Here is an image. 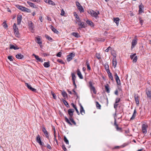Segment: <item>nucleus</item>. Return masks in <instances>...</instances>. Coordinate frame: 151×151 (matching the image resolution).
<instances>
[{"label": "nucleus", "mask_w": 151, "mask_h": 151, "mask_svg": "<svg viewBox=\"0 0 151 151\" xmlns=\"http://www.w3.org/2000/svg\"><path fill=\"white\" fill-rule=\"evenodd\" d=\"M74 111L75 110L73 109H69L68 110V112L69 115V120L73 123V124L76 125V123L73 118V113Z\"/></svg>", "instance_id": "nucleus-1"}, {"label": "nucleus", "mask_w": 151, "mask_h": 151, "mask_svg": "<svg viewBox=\"0 0 151 151\" xmlns=\"http://www.w3.org/2000/svg\"><path fill=\"white\" fill-rule=\"evenodd\" d=\"M88 13L91 14L92 17H94L96 19L99 18V11L96 12L92 10H89L88 11Z\"/></svg>", "instance_id": "nucleus-2"}, {"label": "nucleus", "mask_w": 151, "mask_h": 151, "mask_svg": "<svg viewBox=\"0 0 151 151\" xmlns=\"http://www.w3.org/2000/svg\"><path fill=\"white\" fill-rule=\"evenodd\" d=\"M88 87L90 88L91 92L93 91L94 94H96V93L97 91L95 87L92 85V82L91 81L89 82Z\"/></svg>", "instance_id": "nucleus-3"}, {"label": "nucleus", "mask_w": 151, "mask_h": 151, "mask_svg": "<svg viewBox=\"0 0 151 151\" xmlns=\"http://www.w3.org/2000/svg\"><path fill=\"white\" fill-rule=\"evenodd\" d=\"M148 126L147 124H143L142 125V133L143 134H146L147 132V129Z\"/></svg>", "instance_id": "nucleus-4"}, {"label": "nucleus", "mask_w": 151, "mask_h": 151, "mask_svg": "<svg viewBox=\"0 0 151 151\" xmlns=\"http://www.w3.org/2000/svg\"><path fill=\"white\" fill-rule=\"evenodd\" d=\"M36 141L40 144L41 147H42L44 146V143L42 142L41 140L39 134L37 135V137Z\"/></svg>", "instance_id": "nucleus-5"}, {"label": "nucleus", "mask_w": 151, "mask_h": 151, "mask_svg": "<svg viewBox=\"0 0 151 151\" xmlns=\"http://www.w3.org/2000/svg\"><path fill=\"white\" fill-rule=\"evenodd\" d=\"M13 29L14 33L16 36H18L19 34L18 29L15 23H14L13 25Z\"/></svg>", "instance_id": "nucleus-6"}, {"label": "nucleus", "mask_w": 151, "mask_h": 151, "mask_svg": "<svg viewBox=\"0 0 151 151\" xmlns=\"http://www.w3.org/2000/svg\"><path fill=\"white\" fill-rule=\"evenodd\" d=\"M77 22H78V26L80 27L78 28V30H81V28H85L86 27V25L84 24L83 22H81V20H80V22H76V23H77Z\"/></svg>", "instance_id": "nucleus-7"}, {"label": "nucleus", "mask_w": 151, "mask_h": 151, "mask_svg": "<svg viewBox=\"0 0 151 151\" xmlns=\"http://www.w3.org/2000/svg\"><path fill=\"white\" fill-rule=\"evenodd\" d=\"M75 55V54L73 53H71L69 55H68L67 58L68 61L69 62L72 60Z\"/></svg>", "instance_id": "nucleus-8"}, {"label": "nucleus", "mask_w": 151, "mask_h": 151, "mask_svg": "<svg viewBox=\"0 0 151 151\" xmlns=\"http://www.w3.org/2000/svg\"><path fill=\"white\" fill-rule=\"evenodd\" d=\"M114 76L115 77L116 81L117 84L119 85H121V83L120 82V81L119 79V77L118 76L117 74L116 73H115L114 74Z\"/></svg>", "instance_id": "nucleus-9"}, {"label": "nucleus", "mask_w": 151, "mask_h": 151, "mask_svg": "<svg viewBox=\"0 0 151 151\" xmlns=\"http://www.w3.org/2000/svg\"><path fill=\"white\" fill-rule=\"evenodd\" d=\"M137 38L135 37L134 39L133 40L132 42L131 48H133L134 46L137 44Z\"/></svg>", "instance_id": "nucleus-10"}, {"label": "nucleus", "mask_w": 151, "mask_h": 151, "mask_svg": "<svg viewBox=\"0 0 151 151\" xmlns=\"http://www.w3.org/2000/svg\"><path fill=\"white\" fill-rule=\"evenodd\" d=\"M44 1L46 3L48 4L49 5H51L52 6L56 5L55 3L51 0H44Z\"/></svg>", "instance_id": "nucleus-11"}, {"label": "nucleus", "mask_w": 151, "mask_h": 151, "mask_svg": "<svg viewBox=\"0 0 151 151\" xmlns=\"http://www.w3.org/2000/svg\"><path fill=\"white\" fill-rule=\"evenodd\" d=\"M25 84L26 86L27 87L28 89L33 91V92H35L36 91V89L32 88L30 85L27 83H26Z\"/></svg>", "instance_id": "nucleus-12"}, {"label": "nucleus", "mask_w": 151, "mask_h": 151, "mask_svg": "<svg viewBox=\"0 0 151 151\" xmlns=\"http://www.w3.org/2000/svg\"><path fill=\"white\" fill-rule=\"evenodd\" d=\"M36 40H35L36 42L38 44H39L41 47L42 46V42L41 41V39L39 37H36Z\"/></svg>", "instance_id": "nucleus-13"}, {"label": "nucleus", "mask_w": 151, "mask_h": 151, "mask_svg": "<svg viewBox=\"0 0 151 151\" xmlns=\"http://www.w3.org/2000/svg\"><path fill=\"white\" fill-rule=\"evenodd\" d=\"M28 25L29 26V28L31 30H33V29L34 28V27L33 25V23L31 21H29L28 22Z\"/></svg>", "instance_id": "nucleus-14"}, {"label": "nucleus", "mask_w": 151, "mask_h": 151, "mask_svg": "<svg viewBox=\"0 0 151 151\" xmlns=\"http://www.w3.org/2000/svg\"><path fill=\"white\" fill-rule=\"evenodd\" d=\"M117 62L116 58V56H115V58L113 59L112 60V64L114 68H115L116 67Z\"/></svg>", "instance_id": "nucleus-15"}, {"label": "nucleus", "mask_w": 151, "mask_h": 151, "mask_svg": "<svg viewBox=\"0 0 151 151\" xmlns=\"http://www.w3.org/2000/svg\"><path fill=\"white\" fill-rule=\"evenodd\" d=\"M134 98L136 104L137 106H138L139 104V96L137 94L135 95Z\"/></svg>", "instance_id": "nucleus-16"}, {"label": "nucleus", "mask_w": 151, "mask_h": 151, "mask_svg": "<svg viewBox=\"0 0 151 151\" xmlns=\"http://www.w3.org/2000/svg\"><path fill=\"white\" fill-rule=\"evenodd\" d=\"M107 72L108 74V76L109 78H110L112 80H113V78L112 73L110 72L109 69H108V70H107Z\"/></svg>", "instance_id": "nucleus-17"}, {"label": "nucleus", "mask_w": 151, "mask_h": 151, "mask_svg": "<svg viewBox=\"0 0 151 151\" xmlns=\"http://www.w3.org/2000/svg\"><path fill=\"white\" fill-rule=\"evenodd\" d=\"M27 3L31 7L33 8H37L36 5H35L34 3L28 1H27Z\"/></svg>", "instance_id": "nucleus-18"}, {"label": "nucleus", "mask_w": 151, "mask_h": 151, "mask_svg": "<svg viewBox=\"0 0 151 151\" xmlns=\"http://www.w3.org/2000/svg\"><path fill=\"white\" fill-rule=\"evenodd\" d=\"M42 131L46 137H48V133L45 127H42Z\"/></svg>", "instance_id": "nucleus-19"}, {"label": "nucleus", "mask_w": 151, "mask_h": 151, "mask_svg": "<svg viewBox=\"0 0 151 151\" xmlns=\"http://www.w3.org/2000/svg\"><path fill=\"white\" fill-rule=\"evenodd\" d=\"M22 17L21 16H18L17 17V23L18 24H20L22 20Z\"/></svg>", "instance_id": "nucleus-20"}, {"label": "nucleus", "mask_w": 151, "mask_h": 151, "mask_svg": "<svg viewBox=\"0 0 151 151\" xmlns=\"http://www.w3.org/2000/svg\"><path fill=\"white\" fill-rule=\"evenodd\" d=\"M77 75L78 76L79 78L81 79H82L83 78V76H82L81 72L78 69L77 71Z\"/></svg>", "instance_id": "nucleus-21"}, {"label": "nucleus", "mask_w": 151, "mask_h": 151, "mask_svg": "<svg viewBox=\"0 0 151 151\" xmlns=\"http://www.w3.org/2000/svg\"><path fill=\"white\" fill-rule=\"evenodd\" d=\"M16 57L18 59H22L23 58L24 56L21 54H18L16 55Z\"/></svg>", "instance_id": "nucleus-22"}, {"label": "nucleus", "mask_w": 151, "mask_h": 151, "mask_svg": "<svg viewBox=\"0 0 151 151\" xmlns=\"http://www.w3.org/2000/svg\"><path fill=\"white\" fill-rule=\"evenodd\" d=\"M139 13H141L143 12V6L142 4L139 6Z\"/></svg>", "instance_id": "nucleus-23"}, {"label": "nucleus", "mask_w": 151, "mask_h": 151, "mask_svg": "<svg viewBox=\"0 0 151 151\" xmlns=\"http://www.w3.org/2000/svg\"><path fill=\"white\" fill-rule=\"evenodd\" d=\"M80 113L83 115L85 114V111L81 104H80Z\"/></svg>", "instance_id": "nucleus-24"}, {"label": "nucleus", "mask_w": 151, "mask_h": 151, "mask_svg": "<svg viewBox=\"0 0 151 151\" xmlns=\"http://www.w3.org/2000/svg\"><path fill=\"white\" fill-rule=\"evenodd\" d=\"M10 49H14V50H18L19 49V48L17 46H16L12 45H10Z\"/></svg>", "instance_id": "nucleus-25"}, {"label": "nucleus", "mask_w": 151, "mask_h": 151, "mask_svg": "<svg viewBox=\"0 0 151 151\" xmlns=\"http://www.w3.org/2000/svg\"><path fill=\"white\" fill-rule=\"evenodd\" d=\"M136 114H137V111H136V110L135 109L134 110V113L132 115V117L130 119L132 120H133V119H134V118H135V116H136Z\"/></svg>", "instance_id": "nucleus-26"}, {"label": "nucleus", "mask_w": 151, "mask_h": 151, "mask_svg": "<svg viewBox=\"0 0 151 151\" xmlns=\"http://www.w3.org/2000/svg\"><path fill=\"white\" fill-rule=\"evenodd\" d=\"M50 28H51V29L55 33H56L57 34H58L59 33V32L56 29H55L53 26H52L51 25H50Z\"/></svg>", "instance_id": "nucleus-27"}, {"label": "nucleus", "mask_w": 151, "mask_h": 151, "mask_svg": "<svg viewBox=\"0 0 151 151\" xmlns=\"http://www.w3.org/2000/svg\"><path fill=\"white\" fill-rule=\"evenodd\" d=\"M146 93L147 97L150 99L151 98V91L149 90L146 91Z\"/></svg>", "instance_id": "nucleus-28"}, {"label": "nucleus", "mask_w": 151, "mask_h": 151, "mask_svg": "<svg viewBox=\"0 0 151 151\" xmlns=\"http://www.w3.org/2000/svg\"><path fill=\"white\" fill-rule=\"evenodd\" d=\"M74 15L75 17V18L76 19V20L77 22H80L81 20L79 17H78L77 14H76V12L74 13Z\"/></svg>", "instance_id": "nucleus-29"}, {"label": "nucleus", "mask_w": 151, "mask_h": 151, "mask_svg": "<svg viewBox=\"0 0 151 151\" xmlns=\"http://www.w3.org/2000/svg\"><path fill=\"white\" fill-rule=\"evenodd\" d=\"M119 19L118 17L114 18V22L116 23L117 26L119 24Z\"/></svg>", "instance_id": "nucleus-30"}, {"label": "nucleus", "mask_w": 151, "mask_h": 151, "mask_svg": "<svg viewBox=\"0 0 151 151\" xmlns=\"http://www.w3.org/2000/svg\"><path fill=\"white\" fill-rule=\"evenodd\" d=\"M65 121V122L67 123L68 124H69V125L72 126V123L70 122V120L68 119L66 116L64 117Z\"/></svg>", "instance_id": "nucleus-31"}, {"label": "nucleus", "mask_w": 151, "mask_h": 151, "mask_svg": "<svg viewBox=\"0 0 151 151\" xmlns=\"http://www.w3.org/2000/svg\"><path fill=\"white\" fill-rule=\"evenodd\" d=\"M86 23L88 24L89 25L93 27L94 25L93 23V22L91 21H89L88 20H87L86 21Z\"/></svg>", "instance_id": "nucleus-32"}, {"label": "nucleus", "mask_w": 151, "mask_h": 151, "mask_svg": "<svg viewBox=\"0 0 151 151\" xmlns=\"http://www.w3.org/2000/svg\"><path fill=\"white\" fill-rule=\"evenodd\" d=\"M109 86L108 84H107L106 85H105V86L106 91L107 93H109L110 92Z\"/></svg>", "instance_id": "nucleus-33"}, {"label": "nucleus", "mask_w": 151, "mask_h": 151, "mask_svg": "<svg viewBox=\"0 0 151 151\" xmlns=\"http://www.w3.org/2000/svg\"><path fill=\"white\" fill-rule=\"evenodd\" d=\"M35 58L38 61L40 62H42V59L41 58H39L38 55H36V56H35Z\"/></svg>", "instance_id": "nucleus-34"}, {"label": "nucleus", "mask_w": 151, "mask_h": 151, "mask_svg": "<svg viewBox=\"0 0 151 151\" xmlns=\"http://www.w3.org/2000/svg\"><path fill=\"white\" fill-rule=\"evenodd\" d=\"M62 95L64 97V99H65L67 98L68 97L67 94V93L65 91H63L62 92Z\"/></svg>", "instance_id": "nucleus-35"}, {"label": "nucleus", "mask_w": 151, "mask_h": 151, "mask_svg": "<svg viewBox=\"0 0 151 151\" xmlns=\"http://www.w3.org/2000/svg\"><path fill=\"white\" fill-rule=\"evenodd\" d=\"M44 65L46 68H48L50 66V63L49 62H45L44 64Z\"/></svg>", "instance_id": "nucleus-36"}, {"label": "nucleus", "mask_w": 151, "mask_h": 151, "mask_svg": "<svg viewBox=\"0 0 151 151\" xmlns=\"http://www.w3.org/2000/svg\"><path fill=\"white\" fill-rule=\"evenodd\" d=\"M77 8L81 13L82 12H83L84 9L81 6L78 7H77Z\"/></svg>", "instance_id": "nucleus-37"}, {"label": "nucleus", "mask_w": 151, "mask_h": 151, "mask_svg": "<svg viewBox=\"0 0 151 151\" xmlns=\"http://www.w3.org/2000/svg\"><path fill=\"white\" fill-rule=\"evenodd\" d=\"M72 35L76 37H80L78 33L77 32H73Z\"/></svg>", "instance_id": "nucleus-38"}, {"label": "nucleus", "mask_w": 151, "mask_h": 151, "mask_svg": "<svg viewBox=\"0 0 151 151\" xmlns=\"http://www.w3.org/2000/svg\"><path fill=\"white\" fill-rule=\"evenodd\" d=\"M17 7L19 9H20L23 11H24V9H25V7H24L21 6L19 5L17 6Z\"/></svg>", "instance_id": "nucleus-39"}, {"label": "nucleus", "mask_w": 151, "mask_h": 151, "mask_svg": "<svg viewBox=\"0 0 151 151\" xmlns=\"http://www.w3.org/2000/svg\"><path fill=\"white\" fill-rule=\"evenodd\" d=\"M63 103L67 107H69V105L68 104L66 100L63 99Z\"/></svg>", "instance_id": "nucleus-40"}, {"label": "nucleus", "mask_w": 151, "mask_h": 151, "mask_svg": "<svg viewBox=\"0 0 151 151\" xmlns=\"http://www.w3.org/2000/svg\"><path fill=\"white\" fill-rule=\"evenodd\" d=\"M96 107L99 109H101V105L99 104V102L97 101L96 102Z\"/></svg>", "instance_id": "nucleus-41"}, {"label": "nucleus", "mask_w": 151, "mask_h": 151, "mask_svg": "<svg viewBox=\"0 0 151 151\" xmlns=\"http://www.w3.org/2000/svg\"><path fill=\"white\" fill-rule=\"evenodd\" d=\"M86 64L87 66V69L89 70H91V68L89 65V63L88 62V61H86Z\"/></svg>", "instance_id": "nucleus-42"}, {"label": "nucleus", "mask_w": 151, "mask_h": 151, "mask_svg": "<svg viewBox=\"0 0 151 151\" xmlns=\"http://www.w3.org/2000/svg\"><path fill=\"white\" fill-rule=\"evenodd\" d=\"M71 75H72V81H75V79L76 78V76L74 74V73H72V74Z\"/></svg>", "instance_id": "nucleus-43"}, {"label": "nucleus", "mask_w": 151, "mask_h": 151, "mask_svg": "<svg viewBox=\"0 0 151 151\" xmlns=\"http://www.w3.org/2000/svg\"><path fill=\"white\" fill-rule=\"evenodd\" d=\"M64 141L67 144H69V141L65 136L64 137Z\"/></svg>", "instance_id": "nucleus-44"}, {"label": "nucleus", "mask_w": 151, "mask_h": 151, "mask_svg": "<svg viewBox=\"0 0 151 151\" xmlns=\"http://www.w3.org/2000/svg\"><path fill=\"white\" fill-rule=\"evenodd\" d=\"M2 25H3V27L5 28H6L8 27L7 25V24H6V23L5 22H4L2 23Z\"/></svg>", "instance_id": "nucleus-45"}, {"label": "nucleus", "mask_w": 151, "mask_h": 151, "mask_svg": "<svg viewBox=\"0 0 151 151\" xmlns=\"http://www.w3.org/2000/svg\"><path fill=\"white\" fill-rule=\"evenodd\" d=\"M45 37L47 39L50 41H51L52 40V39L47 35H46Z\"/></svg>", "instance_id": "nucleus-46"}, {"label": "nucleus", "mask_w": 151, "mask_h": 151, "mask_svg": "<svg viewBox=\"0 0 151 151\" xmlns=\"http://www.w3.org/2000/svg\"><path fill=\"white\" fill-rule=\"evenodd\" d=\"M96 56L97 58L98 59H100L101 58V56L98 53H96Z\"/></svg>", "instance_id": "nucleus-47"}, {"label": "nucleus", "mask_w": 151, "mask_h": 151, "mask_svg": "<svg viewBox=\"0 0 151 151\" xmlns=\"http://www.w3.org/2000/svg\"><path fill=\"white\" fill-rule=\"evenodd\" d=\"M133 59V63H136L137 62V56H135Z\"/></svg>", "instance_id": "nucleus-48"}, {"label": "nucleus", "mask_w": 151, "mask_h": 151, "mask_svg": "<svg viewBox=\"0 0 151 151\" xmlns=\"http://www.w3.org/2000/svg\"><path fill=\"white\" fill-rule=\"evenodd\" d=\"M115 128L117 131H121L122 130V128L120 127H118V125L115 126Z\"/></svg>", "instance_id": "nucleus-49"}, {"label": "nucleus", "mask_w": 151, "mask_h": 151, "mask_svg": "<svg viewBox=\"0 0 151 151\" xmlns=\"http://www.w3.org/2000/svg\"><path fill=\"white\" fill-rule=\"evenodd\" d=\"M8 58L9 60L10 61H13V57L12 56H8Z\"/></svg>", "instance_id": "nucleus-50"}, {"label": "nucleus", "mask_w": 151, "mask_h": 151, "mask_svg": "<svg viewBox=\"0 0 151 151\" xmlns=\"http://www.w3.org/2000/svg\"><path fill=\"white\" fill-rule=\"evenodd\" d=\"M120 98H117L116 99L115 103H117L120 101Z\"/></svg>", "instance_id": "nucleus-51"}, {"label": "nucleus", "mask_w": 151, "mask_h": 151, "mask_svg": "<svg viewBox=\"0 0 151 151\" xmlns=\"http://www.w3.org/2000/svg\"><path fill=\"white\" fill-rule=\"evenodd\" d=\"M136 55V53H134V54L133 55H130V58H131V59H133L136 56L135 55Z\"/></svg>", "instance_id": "nucleus-52"}, {"label": "nucleus", "mask_w": 151, "mask_h": 151, "mask_svg": "<svg viewBox=\"0 0 151 151\" xmlns=\"http://www.w3.org/2000/svg\"><path fill=\"white\" fill-rule=\"evenodd\" d=\"M62 147L63 150L64 151H67V149L65 147V145H62Z\"/></svg>", "instance_id": "nucleus-53"}, {"label": "nucleus", "mask_w": 151, "mask_h": 151, "mask_svg": "<svg viewBox=\"0 0 151 151\" xmlns=\"http://www.w3.org/2000/svg\"><path fill=\"white\" fill-rule=\"evenodd\" d=\"M57 61L62 64H64V63L63 61L62 60L58 59L57 60Z\"/></svg>", "instance_id": "nucleus-54"}, {"label": "nucleus", "mask_w": 151, "mask_h": 151, "mask_svg": "<svg viewBox=\"0 0 151 151\" xmlns=\"http://www.w3.org/2000/svg\"><path fill=\"white\" fill-rule=\"evenodd\" d=\"M76 6H77V7H79V6H81V5L79 3L78 1H76Z\"/></svg>", "instance_id": "nucleus-55"}, {"label": "nucleus", "mask_w": 151, "mask_h": 151, "mask_svg": "<svg viewBox=\"0 0 151 151\" xmlns=\"http://www.w3.org/2000/svg\"><path fill=\"white\" fill-rule=\"evenodd\" d=\"M62 52H58L57 54V56L58 57H60L61 56Z\"/></svg>", "instance_id": "nucleus-56"}, {"label": "nucleus", "mask_w": 151, "mask_h": 151, "mask_svg": "<svg viewBox=\"0 0 151 151\" xmlns=\"http://www.w3.org/2000/svg\"><path fill=\"white\" fill-rule=\"evenodd\" d=\"M52 96L53 97V98L55 99H56V95H55V94L54 93H52Z\"/></svg>", "instance_id": "nucleus-57"}, {"label": "nucleus", "mask_w": 151, "mask_h": 151, "mask_svg": "<svg viewBox=\"0 0 151 151\" xmlns=\"http://www.w3.org/2000/svg\"><path fill=\"white\" fill-rule=\"evenodd\" d=\"M25 9H24V12H30V9H29L28 8H27L25 7Z\"/></svg>", "instance_id": "nucleus-58"}, {"label": "nucleus", "mask_w": 151, "mask_h": 151, "mask_svg": "<svg viewBox=\"0 0 151 151\" xmlns=\"http://www.w3.org/2000/svg\"><path fill=\"white\" fill-rule=\"evenodd\" d=\"M105 69H106V70H108V69H109V66L107 64H105Z\"/></svg>", "instance_id": "nucleus-59"}, {"label": "nucleus", "mask_w": 151, "mask_h": 151, "mask_svg": "<svg viewBox=\"0 0 151 151\" xmlns=\"http://www.w3.org/2000/svg\"><path fill=\"white\" fill-rule=\"evenodd\" d=\"M65 14V12L64 11L63 9H62L61 10V13L60 14L62 16H64Z\"/></svg>", "instance_id": "nucleus-60"}, {"label": "nucleus", "mask_w": 151, "mask_h": 151, "mask_svg": "<svg viewBox=\"0 0 151 151\" xmlns=\"http://www.w3.org/2000/svg\"><path fill=\"white\" fill-rule=\"evenodd\" d=\"M111 47H109L108 48L105 50V51L106 52H108L109 50H111Z\"/></svg>", "instance_id": "nucleus-61"}, {"label": "nucleus", "mask_w": 151, "mask_h": 151, "mask_svg": "<svg viewBox=\"0 0 151 151\" xmlns=\"http://www.w3.org/2000/svg\"><path fill=\"white\" fill-rule=\"evenodd\" d=\"M118 104H117V103H115L114 104V107L115 109H116V108L117 107V106H118Z\"/></svg>", "instance_id": "nucleus-62"}, {"label": "nucleus", "mask_w": 151, "mask_h": 151, "mask_svg": "<svg viewBox=\"0 0 151 151\" xmlns=\"http://www.w3.org/2000/svg\"><path fill=\"white\" fill-rule=\"evenodd\" d=\"M47 147L50 150H51L52 149V147H51V146H50V145H49V144H47Z\"/></svg>", "instance_id": "nucleus-63"}, {"label": "nucleus", "mask_w": 151, "mask_h": 151, "mask_svg": "<svg viewBox=\"0 0 151 151\" xmlns=\"http://www.w3.org/2000/svg\"><path fill=\"white\" fill-rule=\"evenodd\" d=\"M75 109L76 111L78 114V115H79L80 113H79L78 109H77V107H76L75 108Z\"/></svg>", "instance_id": "nucleus-64"}]
</instances>
